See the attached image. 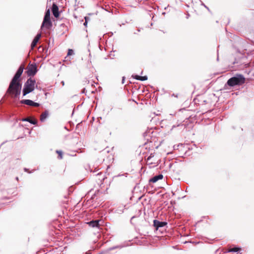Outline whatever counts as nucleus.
I'll use <instances>...</instances> for the list:
<instances>
[{
    "instance_id": "f257e3e1",
    "label": "nucleus",
    "mask_w": 254,
    "mask_h": 254,
    "mask_svg": "<svg viewBox=\"0 0 254 254\" xmlns=\"http://www.w3.org/2000/svg\"><path fill=\"white\" fill-rule=\"evenodd\" d=\"M24 68V65H20L10 82L7 92L12 97L16 98L20 94L22 84L20 83V78L23 73Z\"/></svg>"
},
{
    "instance_id": "f03ea898",
    "label": "nucleus",
    "mask_w": 254,
    "mask_h": 254,
    "mask_svg": "<svg viewBox=\"0 0 254 254\" xmlns=\"http://www.w3.org/2000/svg\"><path fill=\"white\" fill-rule=\"evenodd\" d=\"M246 79L244 75L240 74H237L235 76L229 79L227 84L231 87L236 85H242L245 82Z\"/></svg>"
},
{
    "instance_id": "7ed1b4c3",
    "label": "nucleus",
    "mask_w": 254,
    "mask_h": 254,
    "mask_svg": "<svg viewBox=\"0 0 254 254\" xmlns=\"http://www.w3.org/2000/svg\"><path fill=\"white\" fill-rule=\"evenodd\" d=\"M36 80L32 78H28L24 84L22 90L23 96H24L35 89Z\"/></svg>"
},
{
    "instance_id": "20e7f679",
    "label": "nucleus",
    "mask_w": 254,
    "mask_h": 254,
    "mask_svg": "<svg viewBox=\"0 0 254 254\" xmlns=\"http://www.w3.org/2000/svg\"><path fill=\"white\" fill-rule=\"evenodd\" d=\"M52 26V23L50 19V10L48 9L45 12L41 29L45 27L46 29H50Z\"/></svg>"
},
{
    "instance_id": "39448f33",
    "label": "nucleus",
    "mask_w": 254,
    "mask_h": 254,
    "mask_svg": "<svg viewBox=\"0 0 254 254\" xmlns=\"http://www.w3.org/2000/svg\"><path fill=\"white\" fill-rule=\"evenodd\" d=\"M37 71V66L35 64H31L28 68L27 74L29 76L34 75Z\"/></svg>"
},
{
    "instance_id": "423d86ee",
    "label": "nucleus",
    "mask_w": 254,
    "mask_h": 254,
    "mask_svg": "<svg viewBox=\"0 0 254 254\" xmlns=\"http://www.w3.org/2000/svg\"><path fill=\"white\" fill-rule=\"evenodd\" d=\"M20 103L32 107H39L40 106L39 103L35 102L29 99L22 100L20 101Z\"/></svg>"
},
{
    "instance_id": "0eeeda50",
    "label": "nucleus",
    "mask_w": 254,
    "mask_h": 254,
    "mask_svg": "<svg viewBox=\"0 0 254 254\" xmlns=\"http://www.w3.org/2000/svg\"><path fill=\"white\" fill-rule=\"evenodd\" d=\"M167 223L164 221H159L157 220H154L153 221V226L158 229L159 228H161L167 225Z\"/></svg>"
},
{
    "instance_id": "6e6552de",
    "label": "nucleus",
    "mask_w": 254,
    "mask_h": 254,
    "mask_svg": "<svg viewBox=\"0 0 254 254\" xmlns=\"http://www.w3.org/2000/svg\"><path fill=\"white\" fill-rule=\"evenodd\" d=\"M123 247H124V246H123V245H117V246H116L108 248L107 249L102 251L101 253H100L99 254H109L110 251H111L112 250H115L116 249H122Z\"/></svg>"
},
{
    "instance_id": "1a4fd4ad",
    "label": "nucleus",
    "mask_w": 254,
    "mask_h": 254,
    "mask_svg": "<svg viewBox=\"0 0 254 254\" xmlns=\"http://www.w3.org/2000/svg\"><path fill=\"white\" fill-rule=\"evenodd\" d=\"M52 11L54 16L56 18L59 17V16L60 15L59 7H58V5L55 3H54L53 4L52 7Z\"/></svg>"
},
{
    "instance_id": "9d476101",
    "label": "nucleus",
    "mask_w": 254,
    "mask_h": 254,
    "mask_svg": "<svg viewBox=\"0 0 254 254\" xmlns=\"http://www.w3.org/2000/svg\"><path fill=\"white\" fill-rule=\"evenodd\" d=\"M163 178V175L159 174L158 175H156V176H154L151 179H150L149 180V182L154 183H156V182H157L158 180L162 179Z\"/></svg>"
},
{
    "instance_id": "9b49d317",
    "label": "nucleus",
    "mask_w": 254,
    "mask_h": 254,
    "mask_svg": "<svg viewBox=\"0 0 254 254\" xmlns=\"http://www.w3.org/2000/svg\"><path fill=\"white\" fill-rule=\"evenodd\" d=\"M99 220H92L88 223V225L91 227H99Z\"/></svg>"
},
{
    "instance_id": "f8f14e48",
    "label": "nucleus",
    "mask_w": 254,
    "mask_h": 254,
    "mask_svg": "<svg viewBox=\"0 0 254 254\" xmlns=\"http://www.w3.org/2000/svg\"><path fill=\"white\" fill-rule=\"evenodd\" d=\"M49 115L48 111H45L44 112H43L40 117V120L41 122H44L45 120L47 118Z\"/></svg>"
},
{
    "instance_id": "ddd939ff",
    "label": "nucleus",
    "mask_w": 254,
    "mask_h": 254,
    "mask_svg": "<svg viewBox=\"0 0 254 254\" xmlns=\"http://www.w3.org/2000/svg\"><path fill=\"white\" fill-rule=\"evenodd\" d=\"M22 121L28 122L30 123H31V124H33V125H36L37 123V121L36 120H35V119H30L29 118L23 119L22 120Z\"/></svg>"
},
{
    "instance_id": "4468645a",
    "label": "nucleus",
    "mask_w": 254,
    "mask_h": 254,
    "mask_svg": "<svg viewBox=\"0 0 254 254\" xmlns=\"http://www.w3.org/2000/svg\"><path fill=\"white\" fill-rule=\"evenodd\" d=\"M38 41L39 40H37L34 38V39L31 43V47L32 49H33L35 47V46L37 44Z\"/></svg>"
},
{
    "instance_id": "2eb2a0df",
    "label": "nucleus",
    "mask_w": 254,
    "mask_h": 254,
    "mask_svg": "<svg viewBox=\"0 0 254 254\" xmlns=\"http://www.w3.org/2000/svg\"><path fill=\"white\" fill-rule=\"evenodd\" d=\"M241 250L240 248L238 247H234L232 249H231L229 252H238Z\"/></svg>"
},
{
    "instance_id": "dca6fc26",
    "label": "nucleus",
    "mask_w": 254,
    "mask_h": 254,
    "mask_svg": "<svg viewBox=\"0 0 254 254\" xmlns=\"http://www.w3.org/2000/svg\"><path fill=\"white\" fill-rule=\"evenodd\" d=\"M153 157H154V154L152 153H151L150 154V155L148 157V158L147 159V162H149L150 164L153 163V162H152V161L149 162L150 161L151 159Z\"/></svg>"
},
{
    "instance_id": "f3484780",
    "label": "nucleus",
    "mask_w": 254,
    "mask_h": 254,
    "mask_svg": "<svg viewBox=\"0 0 254 254\" xmlns=\"http://www.w3.org/2000/svg\"><path fill=\"white\" fill-rule=\"evenodd\" d=\"M57 153L58 154L59 156H58V158L59 159H62L63 158V156H62V155H63V152L62 151H60V150H57Z\"/></svg>"
},
{
    "instance_id": "a211bd4d",
    "label": "nucleus",
    "mask_w": 254,
    "mask_h": 254,
    "mask_svg": "<svg viewBox=\"0 0 254 254\" xmlns=\"http://www.w3.org/2000/svg\"><path fill=\"white\" fill-rule=\"evenodd\" d=\"M74 54V52L71 49H68V53H67V55L68 56H70V55H72Z\"/></svg>"
},
{
    "instance_id": "6ab92c4d",
    "label": "nucleus",
    "mask_w": 254,
    "mask_h": 254,
    "mask_svg": "<svg viewBox=\"0 0 254 254\" xmlns=\"http://www.w3.org/2000/svg\"><path fill=\"white\" fill-rule=\"evenodd\" d=\"M147 79V76H140L139 80H140V81H145V80H146Z\"/></svg>"
},
{
    "instance_id": "aec40b11",
    "label": "nucleus",
    "mask_w": 254,
    "mask_h": 254,
    "mask_svg": "<svg viewBox=\"0 0 254 254\" xmlns=\"http://www.w3.org/2000/svg\"><path fill=\"white\" fill-rule=\"evenodd\" d=\"M201 5L203 6L205 8L207 9L208 11H210V10L209 9V7H207L203 2L201 1Z\"/></svg>"
},
{
    "instance_id": "412c9836",
    "label": "nucleus",
    "mask_w": 254,
    "mask_h": 254,
    "mask_svg": "<svg viewBox=\"0 0 254 254\" xmlns=\"http://www.w3.org/2000/svg\"><path fill=\"white\" fill-rule=\"evenodd\" d=\"M132 77H133L134 79L139 80L140 76L138 75H132Z\"/></svg>"
},
{
    "instance_id": "4be33fe9",
    "label": "nucleus",
    "mask_w": 254,
    "mask_h": 254,
    "mask_svg": "<svg viewBox=\"0 0 254 254\" xmlns=\"http://www.w3.org/2000/svg\"><path fill=\"white\" fill-rule=\"evenodd\" d=\"M41 36V33H38L37 34V35L35 36V37L34 38V39L37 40H39V39L40 38Z\"/></svg>"
},
{
    "instance_id": "5701e85b",
    "label": "nucleus",
    "mask_w": 254,
    "mask_h": 254,
    "mask_svg": "<svg viewBox=\"0 0 254 254\" xmlns=\"http://www.w3.org/2000/svg\"><path fill=\"white\" fill-rule=\"evenodd\" d=\"M184 126V124H178L177 125H173L172 126V129H173L174 128L177 127H179V126Z\"/></svg>"
},
{
    "instance_id": "b1692460",
    "label": "nucleus",
    "mask_w": 254,
    "mask_h": 254,
    "mask_svg": "<svg viewBox=\"0 0 254 254\" xmlns=\"http://www.w3.org/2000/svg\"><path fill=\"white\" fill-rule=\"evenodd\" d=\"M89 19V18L87 17H85V22L83 23V25L85 26H86L87 24V20Z\"/></svg>"
},
{
    "instance_id": "393cba45",
    "label": "nucleus",
    "mask_w": 254,
    "mask_h": 254,
    "mask_svg": "<svg viewBox=\"0 0 254 254\" xmlns=\"http://www.w3.org/2000/svg\"><path fill=\"white\" fill-rule=\"evenodd\" d=\"M99 179L101 180V181H104L105 180V177H104V175L103 176V177H102L101 179L99 178Z\"/></svg>"
},
{
    "instance_id": "a878e982",
    "label": "nucleus",
    "mask_w": 254,
    "mask_h": 254,
    "mask_svg": "<svg viewBox=\"0 0 254 254\" xmlns=\"http://www.w3.org/2000/svg\"><path fill=\"white\" fill-rule=\"evenodd\" d=\"M96 175L101 176V175H102V174L101 172H100V173H98Z\"/></svg>"
},
{
    "instance_id": "bb28decb",
    "label": "nucleus",
    "mask_w": 254,
    "mask_h": 254,
    "mask_svg": "<svg viewBox=\"0 0 254 254\" xmlns=\"http://www.w3.org/2000/svg\"><path fill=\"white\" fill-rule=\"evenodd\" d=\"M35 88H36V89H39V88L38 87V85L36 83L35 85Z\"/></svg>"
},
{
    "instance_id": "cd10ccee",
    "label": "nucleus",
    "mask_w": 254,
    "mask_h": 254,
    "mask_svg": "<svg viewBox=\"0 0 254 254\" xmlns=\"http://www.w3.org/2000/svg\"><path fill=\"white\" fill-rule=\"evenodd\" d=\"M124 81H125V77H123V80H122V82H123V83H124Z\"/></svg>"
},
{
    "instance_id": "c85d7f7f",
    "label": "nucleus",
    "mask_w": 254,
    "mask_h": 254,
    "mask_svg": "<svg viewBox=\"0 0 254 254\" xmlns=\"http://www.w3.org/2000/svg\"><path fill=\"white\" fill-rule=\"evenodd\" d=\"M28 169L24 168V171H25V172H28Z\"/></svg>"
},
{
    "instance_id": "c756f323",
    "label": "nucleus",
    "mask_w": 254,
    "mask_h": 254,
    "mask_svg": "<svg viewBox=\"0 0 254 254\" xmlns=\"http://www.w3.org/2000/svg\"><path fill=\"white\" fill-rule=\"evenodd\" d=\"M85 88H84V89H83V90H82V92L83 93H84V92H85Z\"/></svg>"
},
{
    "instance_id": "7c9ffc66",
    "label": "nucleus",
    "mask_w": 254,
    "mask_h": 254,
    "mask_svg": "<svg viewBox=\"0 0 254 254\" xmlns=\"http://www.w3.org/2000/svg\"><path fill=\"white\" fill-rule=\"evenodd\" d=\"M219 60V57H218V56H217V60L218 61Z\"/></svg>"
},
{
    "instance_id": "2f4dec72",
    "label": "nucleus",
    "mask_w": 254,
    "mask_h": 254,
    "mask_svg": "<svg viewBox=\"0 0 254 254\" xmlns=\"http://www.w3.org/2000/svg\"><path fill=\"white\" fill-rule=\"evenodd\" d=\"M16 180H17V181H18V177H16Z\"/></svg>"
}]
</instances>
